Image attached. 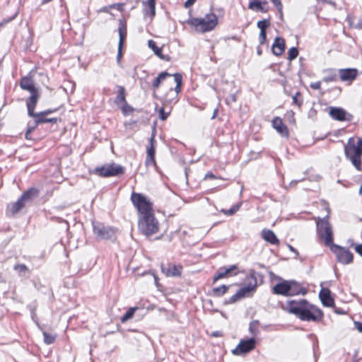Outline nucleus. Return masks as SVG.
<instances>
[{"mask_svg":"<svg viewBox=\"0 0 362 362\" xmlns=\"http://www.w3.org/2000/svg\"><path fill=\"white\" fill-rule=\"evenodd\" d=\"M282 308L304 321L315 322L322 316V312L317 307L305 300H287L282 305Z\"/></svg>","mask_w":362,"mask_h":362,"instance_id":"f257e3e1","label":"nucleus"},{"mask_svg":"<svg viewBox=\"0 0 362 362\" xmlns=\"http://www.w3.org/2000/svg\"><path fill=\"white\" fill-rule=\"evenodd\" d=\"M344 153L352 164L359 169L362 156V138L351 137L344 146Z\"/></svg>","mask_w":362,"mask_h":362,"instance_id":"f03ea898","label":"nucleus"},{"mask_svg":"<svg viewBox=\"0 0 362 362\" xmlns=\"http://www.w3.org/2000/svg\"><path fill=\"white\" fill-rule=\"evenodd\" d=\"M274 293L282 296L305 295L307 290L296 281L282 280L272 288Z\"/></svg>","mask_w":362,"mask_h":362,"instance_id":"7ed1b4c3","label":"nucleus"},{"mask_svg":"<svg viewBox=\"0 0 362 362\" xmlns=\"http://www.w3.org/2000/svg\"><path fill=\"white\" fill-rule=\"evenodd\" d=\"M197 32L206 33L212 30L218 25V18L213 13H207L201 18H192L188 23Z\"/></svg>","mask_w":362,"mask_h":362,"instance_id":"20e7f679","label":"nucleus"},{"mask_svg":"<svg viewBox=\"0 0 362 362\" xmlns=\"http://www.w3.org/2000/svg\"><path fill=\"white\" fill-rule=\"evenodd\" d=\"M38 191L35 189H30L23 193L21 198L16 202L10 204L6 210V214L8 216H13L21 211L25 204L33 200V198L37 197Z\"/></svg>","mask_w":362,"mask_h":362,"instance_id":"39448f33","label":"nucleus"},{"mask_svg":"<svg viewBox=\"0 0 362 362\" xmlns=\"http://www.w3.org/2000/svg\"><path fill=\"white\" fill-rule=\"evenodd\" d=\"M21 88L29 91L31 94L27 102L28 113L29 115H33V110L39 98L38 90L35 87L33 80L30 77H24L20 83Z\"/></svg>","mask_w":362,"mask_h":362,"instance_id":"423d86ee","label":"nucleus"},{"mask_svg":"<svg viewBox=\"0 0 362 362\" xmlns=\"http://www.w3.org/2000/svg\"><path fill=\"white\" fill-rule=\"evenodd\" d=\"M159 224L153 213L141 215L139 218V229L145 235H151L158 231Z\"/></svg>","mask_w":362,"mask_h":362,"instance_id":"0eeeda50","label":"nucleus"},{"mask_svg":"<svg viewBox=\"0 0 362 362\" xmlns=\"http://www.w3.org/2000/svg\"><path fill=\"white\" fill-rule=\"evenodd\" d=\"M131 199L139 212V216L148 215L153 213L152 203L150 200L141 194L134 192L132 194Z\"/></svg>","mask_w":362,"mask_h":362,"instance_id":"6e6552de","label":"nucleus"},{"mask_svg":"<svg viewBox=\"0 0 362 362\" xmlns=\"http://www.w3.org/2000/svg\"><path fill=\"white\" fill-rule=\"evenodd\" d=\"M318 234L325 245L332 247L333 245V233L330 223L327 219H319L317 222Z\"/></svg>","mask_w":362,"mask_h":362,"instance_id":"1a4fd4ad","label":"nucleus"},{"mask_svg":"<svg viewBox=\"0 0 362 362\" xmlns=\"http://www.w3.org/2000/svg\"><path fill=\"white\" fill-rule=\"evenodd\" d=\"M247 285L239 289L237 293L230 298L231 302H235L237 300L248 296L254 292L257 287V279L254 275H250L247 277Z\"/></svg>","mask_w":362,"mask_h":362,"instance_id":"9d476101","label":"nucleus"},{"mask_svg":"<svg viewBox=\"0 0 362 362\" xmlns=\"http://www.w3.org/2000/svg\"><path fill=\"white\" fill-rule=\"evenodd\" d=\"M95 173L101 177L115 176L124 173V168L115 163L106 164L95 169Z\"/></svg>","mask_w":362,"mask_h":362,"instance_id":"9b49d317","label":"nucleus"},{"mask_svg":"<svg viewBox=\"0 0 362 362\" xmlns=\"http://www.w3.org/2000/svg\"><path fill=\"white\" fill-rule=\"evenodd\" d=\"M331 250L336 255L337 260L343 264H348L353 261V255L348 250L333 245L330 247Z\"/></svg>","mask_w":362,"mask_h":362,"instance_id":"f8f14e48","label":"nucleus"},{"mask_svg":"<svg viewBox=\"0 0 362 362\" xmlns=\"http://www.w3.org/2000/svg\"><path fill=\"white\" fill-rule=\"evenodd\" d=\"M256 341L254 338L241 340L239 344L232 351L234 355H244L255 348Z\"/></svg>","mask_w":362,"mask_h":362,"instance_id":"ddd939ff","label":"nucleus"},{"mask_svg":"<svg viewBox=\"0 0 362 362\" xmlns=\"http://www.w3.org/2000/svg\"><path fill=\"white\" fill-rule=\"evenodd\" d=\"M155 134L156 129H153L152 135L149 139L148 145L146 147V165L147 166L153 165L156 166V160H155V153H156V146H155Z\"/></svg>","mask_w":362,"mask_h":362,"instance_id":"4468645a","label":"nucleus"},{"mask_svg":"<svg viewBox=\"0 0 362 362\" xmlns=\"http://www.w3.org/2000/svg\"><path fill=\"white\" fill-rule=\"evenodd\" d=\"M93 230L96 236L100 239H109L114 235V231L110 228H107L102 223H94Z\"/></svg>","mask_w":362,"mask_h":362,"instance_id":"2eb2a0df","label":"nucleus"},{"mask_svg":"<svg viewBox=\"0 0 362 362\" xmlns=\"http://www.w3.org/2000/svg\"><path fill=\"white\" fill-rule=\"evenodd\" d=\"M329 113L333 119L339 121H349L351 117L350 114L340 107H330Z\"/></svg>","mask_w":362,"mask_h":362,"instance_id":"dca6fc26","label":"nucleus"},{"mask_svg":"<svg viewBox=\"0 0 362 362\" xmlns=\"http://www.w3.org/2000/svg\"><path fill=\"white\" fill-rule=\"evenodd\" d=\"M338 72L340 79L345 82L353 81L358 74L356 69H341Z\"/></svg>","mask_w":362,"mask_h":362,"instance_id":"f3484780","label":"nucleus"},{"mask_svg":"<svg viewBox=\"0 0 362 362\" xmlns=\"http://www.w3.org/2000/svg\"><path fill=\"white\" fill-rule=\"evenodd\" d=\"M237 269L235 265H231L229 267H221L217 272L216 275L214 277V281H216L220 279L226 278L233 275H236L237 272H234Z\"/></svg>","mask_w":362,"mask_h":362,"instance_id":"a211bd4d","label":"nucleus"},{"mask_svg":"<svg viewBox=\"0 0 362 362\" xmlns=\"http://www.w3.org/2000/svg\"><path fill=\"white\" fill-rule=\"evenodd\" d=\"M258 28L260 30L259 40L260 45H263L266 42L267 35L266 29L270 25V21L269 19H264L259 21L257 23Z\"/></svg>","mask_w":362,"mask_h":362,"instance_id":"6ab92c4d","label":"nucleus"},{"mask_svg":"<svg viewBox=\"0 0 362 362\" xmlns=\"http://www.w3.org/2000/svg\"><path fill=\"white\" fill-rule=\"evenodd\" d=\"M272 126L281 136L286 137L288 136V130L287 127L283 123L281 118L275 117L272 120Z\"/></svg>","mask_w":362,"mask_h":362,"instance_id":"aec40b11","label":"nucleus"},{"mask_svg":"<svg viewBox=\"0 0 362 362\" xmlns=\"http://www.w3.org/2000/svg\"><path fill=\"white\" fill-rule=\"evenodd\" d=\"M319 296L324 305L332 307L334 305V300L331 297V292L328 288H322Z\"/></svg>","mask_w":362,"mask_h":362,"instance_id":"412c9836","label":"nucleus"},{"mask_svg":"<svg viewBox=\"0 0 362 362\" xmlns=\"http://www.w3.org/2000/svg\"><path fill=\"white\" fill-rule=\"evenodd\" d=\"M118 31L119 35V41L118 45L117 60L119 61L120 58L122 57V49L123 42L125 40L127 36L126 26L124 24L121 23L120 26L119 27Z\"/></svg>","mask_w":362,"mask_h":362,"instance_id":"4be33fe9","label":"nucleus"},{"mask_svg":"<svg viewBox=\"0 0 362 362\" xmlns=\"http://www.w3.org/2000/svg\"><path fill=\"white\" fill-rule=\"evenodd\" d=\"M285 49V41L281 37H276L272 45L273 53L276 55H281Z\"/></svg>","mask_w":362,"mask_h":362,"instance_id":"5701e85b","label":"nucleus"},{"mask_svg":"<svg viewBox=\"0 0 362 362\" xmlns=\"http://www.w3.org/2000/svg\"><path fill=\"white\" fill-rule=\"evenodd\" d=\"M182 267L180 266L175 265H167L166 267H162V272L167 276H178L181 274Z\"/></svg>","mask_w":362,"mask_h":362,"instance_id":"b1692460","label":"nucleus"},{"mask_svg":"<svg viewBox=\"0 0 362 362\" xmlns=\"http://www.w3.org/2000/svg\"><path fill=\"white\" fill-rule=\"evenodd\" d=\"M262 238L267 242L276 245L279 243V239L276 238L274 233L269 229H264L261 233Z\"/></svg>","mask_w":362,"mask_h":362,"instance_id":"393cba45","label":"nucleus"},{"mask_svg":"<svg viewBox=\"0 0 362 362\" xmlns=\"http://www.w3.org/2000/svg\"><path fill=\"white\" fill-rule=\"evenodd\" d=\"M267 2H262L259 0H252L249 4V8L255 11L266 13L268 8L265 7Z\"/></svg>","mask_w":362,"mask_h":362,"instance_id":"a878e982","label":"nucleus"},{"mask_svg":"<svg viewBox=\"0 0 362 362\" xmlns=\"http://www.w3.org/2000/svg\"><path fill=\"white\" fill-rule=\"evenodd\" d=\"M148 47L151 48L155 54L158 56L160 59L165 61L170 60V57L168 55H164L161 53V48L158 47L156 45V42L153 40H148Z\"/></svg>","mask_w":362,"mask_h":362,"instance_id":"bb28decb","label":"nucleus"},{"mask_svg":"<svg viewBox=\"0 0 362 362\" xmlns=\"http://www.w3.org/2000/svg\"><path fill=\"white\" fill-rule=\"evenodd\" d=\"M168 76H170V74L166 71L159 74L157 78L153 82L152 86L153 88L157 89L159 87L160 83L165 80V78Z\"/></svg>","mask_w":362,"mask_h":362,"instance_id":"cd10ccee","label":"nucleus"},{"mask_svg":"<svg viewBox=\"0 0 362 362\" xmlns=\"http://www.w3.org/2000/svg\"><path fill=\"white\" fill-rule=\"evenodd\" d=\"M175 82L176 83V87L175 88V90L177 93L180 92L181 86L182 82V75L180 74H175L173 75Z\"/></svg>","mask_w":362,"mask_h":362,"instance_id":"c85d7f7f","label":"nucleus"},{"mask_svg":"<svg viewBox=\"0 0 362 362\" xmlns=\"http://www.w3.org/2000/svg\"><path fill=\"white\" fill-rule=\"evenodd\" d=\"M241 206V203H238L234 205L232 208L228 210L222 209L221 212L227 216L233 215L236 211H238Z\"/></svg>","mask_w":362,"mask_h":362,"instance_id":"c756f323","label":"nucleus"},{"mask_svg":"<svg viewBox=\"0 0 362 362\" xmlns=\"http://www.w3.org/2000/svg\"><path fill=\"white\" fill-rule=\"evenodd\" d=\"M117 102L118 103H123V104L126 103L125 95H124V88L122 86L119 87L118 95L117 97Z\"/></svg>","mask_w":362,"mask_h":362,"instance_id":"7c9ffc66","label":"nucleus"},{"mask_svg":"<svg viewBox=\"0 0 362 362\" xmlns=\"http://www.w3.org/2000/svg\"><path fill=\"white\" fill-rule=\"evenodd\" d=\"M43 336H44V341L47 344H52L54 341L55 339H56V335L55 334H49V333H47L46 332H43Z\"/></svg>","mask_w":362,"mask_h":362,"instance_id":"2f4dec72","label":"nucleus"},{"mask_svg":"<svg viewBox=\"0 0 362 362\" xmlns=\"http://www.w3.org/2000/svg\"><path fill=\"white\" fill-rule=\"evenodd\" d=\"M43 113H40V114H37L35 115L34 112H33V115H32L33 117H35L36 119H35V124H39V123H42V122H51L52 121H56L57 119H43L40 116L42 115Z\"/></svg>","mask_w":362,"mask_h":362,"instance_id":"473e14b6","label":"nucleus"},{"mask_svg":"<svg viewBox=\"0 0 362 362\" xmlns=\"http://www.w3.org/2000/svg\"><path fill=\"white\" fill-rule=\"evenodd\" d=\"M228 288V286L223 285L221 286L214 288L213 289V292L215 295H216L218 296H221L223 295L227 291Z\"/></svg>","mask_w":362,"mask_h":362,"instance_id":"72a5a7b5","label":"nucleus"},{"mask_svg":"<svg viewBox=\"0 0 362 362\" xmlns=\"http://www.w3.org/2000/svg\"><path fill=\"white\" fill-rule=\"evenodd\" d=\"M298 51L296 47H291L288 52V59L292 61L297 57Z\"/></svg>","mask_w":362,"mask_h":362,"instance_id":"f704fd0d","label":"nucleus"},{"mask_svg":"<svg viewBox=\"0 0 362 362\" xmlns=\"http://www.w3.org/2000/svg\"><path fill=\"white\" fill-rule=\"evenodd\" d=\"M135 310L136 309L134 308H130L122 317V322H124L127 321L129 319L132 318L134 314Z\"/></svg>","mask_w":362,"mask_h":362,"instance_id":"c9c22d12","label":"nucleus"},{"mask_svg":"<svg viewBox=\"0 0 362 362\" xmlns=\"http://www.w3.org/2000/svg\"><path fill=\"white\" fill-rule=\"evenodd\" d=\"M146 4L151 11V18L153 17L156 13V0H147Z\"/></svg>","mask_w":362,"mask_h":362,"instance_id":"e433bc0d","label":"nucleus"},{"mask_svg":"<svg viewBox=\"0 0 362 362\" xmlns=\"http://www.w3.org/2000/svg\"><path fill=\"white\" fill-rule=\"evenodd\" d=\"M259 322L257 321H253L250 324L249 330L253 334H256L258 332Z\"/></svg>","mask_w":362,"mask_h":362,"instance_id":"4c0bfd02","label":"nucleus"},{"mask_svg":"<svg viewBox=\"0 0 362 362\" xmlns=\"http://www.w3.org/2000/svg\"><path fill=\"white\" fill-rule=\"evenodd\" d=\"M122 112L124 113V115H128V114H130L133 111V109L130 105H129L127 103H125L123 104V105L122 107Z\"/></svg>","mask_w":362,"mask_h":362,"instance_id":"58836bf2","label":"nucleus"},{"mask_svg":"<svg viewBox=\"0 0 362 362\" xmlns=\"http://www.w3.org/2000/svg\"><path fill=\"white\" fill-rule=\"evenodd\" d=\"M274 5L278 8L280 15L282 16V4L280 1V0H270Z\"/></svg>","mask_w":362,"mask_h":362,"instance_id":"ea45409f","label":"nucleus"},{"mask_svg":"<svg viewBox=\"0 0 362 362\" xmlns=\"http://www.w3.org/2000/svg\"><path fill=\"white\" fill-rule=\"evenodd\" d=\"M337 78V75L336 74H332L331 76H327L325 78H324V81L325 82H329V81H335Z\"/></svg>","mask_w":362,"mask_h":362,"instance_id":"a19ab883","label":"nucleus"},{"mask_svg":"<svg viewBox=\"0 0 362 362\" xmlns=\"http://www.w3.org/2000/svg\"><path fill=\"white\" fill-rule=\"evenodd\" d=\"M159 114H160V119L162 120H165L167 119V117H168V115H169L168 112L167 113L165 112L163 109H161L160 110Z\"/></svg>","mask_w":362,"mask_h":362,"instance_id":"79ce46f5","label":"nucleus"},{"mask_svg":"<svg viewBox=\"0 0 362 362\" xmlns=\"http://www.w3.org/2000/svg\"><path fill=\"white\" fill-rule=\"evenodd\" d=\"M320 86H321V83L320 81H317V82H315V83H312L310 84V87L313 88V89H315V90H318L320 88Z\"/></svg>","mask_w":362,"mask_h":362,"instance_id":"37998d69","label":"nucleus"},{"mask_svg":"<svg viewBox=\"0 0 362 362\" xmlns=\"http://www.w3.org/2000/svg\"><path fill=\"white\" fill-rule=\"evenodd\" d=\"M353 247H354L355 250L358 253L360 254L361 255H362V245H352Z\"/></svg>","mask_w":362,"mask_h":362,"instance_id":"c03bdc74","label":"nucleus"},{"mask_svg":"<svg viewBox=\"0 0 362 362\" xmlns=\"http://www.w3.org/2000/svg\"><path fill=\"white\" fill-rule=\"evenodd\" d=\"M37 124H35V125H34L33 127H30V126L28 127V130H27L26 134H25V138H26V139H29V134H30V132H31L35 129V126H36Z\"/></svg>","mask_w":362,"mask_h":362,"instance_id":"a18cd8bd","label":"nucleus"},{"mask_svg":"<svg viewBox=\"0 0 362 362\" xmlns=\"http://www.w3.org/2000/svg\"><path fill=\"white\" fill-rule=\"evenodd\" d=\"M26 269L27 268L24 264H19L16 267V269L20 272L25 271Z\"/></svg>","mask_w":362,"mask_h":362,"instance_id":"49530a36","label":"nucleus"},{"mask_svg":"<svg viewBox=\"0 0 362 362\" xmlns=\"http://www.w3.org/2000/svg\"><path fill=\"white\" fill-rule=\"evenodd\" d=\"M196 2V0H187L185 3V7L189 8Z\"/></svg>","mask_w":362,"mask_h":362,"instance_id":"de8ad7c7","label":"nucleus"},{"mask_svg":"<svg viewBox=\"0 0 362 362\" xmlns=\"http://www.w3.org/2000/svg\"><path fill=\"white\" fill-rule=\"evenodd\" d=\"M356 329L360 332H362V323L361 322H355L354 323Z\"/></svg>","mask_w":362,"mask_h":362,"instance_id":"09e8293b","label":"nucleus"},{"mask_svg":"<svg viewBox=\"0 0 362 362\" xmlns=\"http://www.w3.org/2000/svg\"><path fill=\"white\" fill-rule=\"evenodd\" d=\"M214 177H215L213 173H211L209 172V173H207L205 175V177H204V178H205V179H213V178H214Z\"/></svg>","mask_w":362,"mask_h":362,"instance_id":"8fccbe9b","label":"nucleus"},{"mask_svg":"<svg viewBox=\"0 0 362 362\" xmlns=\"http://www.w3.org/2000/svg\"><path fill=\"white\" fill-rule=\"evenodd\" d=\"M122 6H123V5L120 4H113L112 6H111V7L115 8L119 11H121L122 9Z\"/></svg>","mask_w":362,"mask_h":362,"instance_id":"3c124183","label":"nucleus"},{"mask_svg":"<svg viewBox=\"0 0 362 362\" xmlns=\"http://www.w3.org/2000/svg\"><path fill=\"white\" fill-rule=\"evenodd\" d=\"M298 93H297L295 95H293V96L292 97V98H293V103H294L295 104H296V105H300V103H299V102L298 101V99H297V96H298Z\"/></svg>","mask_w":362,"mask_h":362,"instance_id":"603ef678","label":"nucleus"},{"mask_svg":"<svg viewBox=\"0 0 362 362\" xmlns=\"http://www.w3.org/2000/svg\"><path fill=\"white\" fill-rule=\"evenodd\" d=\"M356 26L359 28H362V18L360 20V21L358 22V23Z\"/></svg>","mask_w":362,"mask_h":362,"instance_id":"864d4df0","label":"nucleus"},{"mask_svg":"<svg viewBox=\"0 0 362 362\" xmlns=\"http://www.w3.org/2000/svg\"><path fill=\"white\" fill-rule=\"evenodd\" d=\"M288 248L291 251L297 254V251L291 245H288Z\"/></svg>","mask_w":362,"mask_h":362,"instance_id":"5fc2aeb1","label":"nucleus"},{"mask_svg":"<svg viewBox=\"0 0 362 362\" xmlns=\"http://www.w3.org/2000/svg\"><path fill=\"white\" fill-rule=\"evenodd\" d=\"M217 113H218V110H215L214 112L213 116H212V119H214L216 117Z\"/></svg>","mask_w":362,"mask_h":362,"instance_id":"6e6d98bb","label":"nucleus"},{"mask_svg":"<svg viewBox=\"0 0 362 362\" xmlns=\"http://www.w3.org/2000/svg\"><path fill=\"white\" fill-rule=\"evenodd\" d=\"M232 100H233V101H234V102L236 100V98H235V95H233V96H232Z\"/></svg>","mask_w":362,"mask_h":362,"instance_id":"4d7b16f0","label":"nucleus"},{"mask_svg":"<svg viewBox=\"0 0 362 362\" xmlns=\"http://www.w3.org/2000/svg\"><path fill=\"white\" fill-rule=\"evenodd\" d=\"M52 0H43V3H47L51 1Z\"/></svg>","mask_w":362,"mask_h":362,"instance_id":"13d9d810","label":"nucleus"},{"mask_svg":"<svg viewBox=\"0 0 362 362\" xmlns=\"http://www.w3.org/2000/svg\"><path fill=\"white\" fill-rule=\"evenodd\" d=\"M359 192H360V193H362V186H361V188H360Z\"/></svg>","mask_w":362,"mask_h":362,"instance_id":"bf43d9fd","label":"nucleus"},{"mask_svg":"<svg viewBox=\"0 0 362 362\" xmlns=\"http://www.w3.org/2000/svg\"><path fill=\"white\" fill-rule=\"evenodd\" d=\"M154 278H155V281H156V283L157 282V278H156V276H154Z\"/></svg>","mask_w":362,"mask_h":362,"instance_id":"052dcab7","label":"nucleus"},{"mask_svg":"<svg viewBox=\"0 0 362 362\" xmlns=\"http://www.w3.org/2000/svg\"><path fill=\"white\" fill-rule=\"evenodd\" d=\"M349 22L351 23V18H349Z\"/></svg>","mask_w":362,"mask_h":362,"instance_id":"680f3d73","label":"nucleus"}]
</instances>
